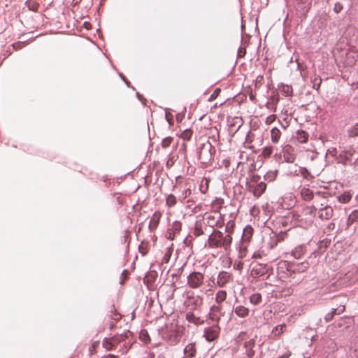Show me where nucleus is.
I'll return each mask as SVG.
<instances>
[{"instance_id":"nucleus-46","label":"nucleus","mask_w":358,"mask_h":358,"mask_svg":"<svg viewBox=\"0 0 358 358\" xmlns=\"http://www.w3.org/2000/svg\"><path fill=\"white\" fill-rule=\"evenodd\" d=\"M165 118L170 126L173 124V115L168 112L167 108H166Z\"/></svg>"},{"instance_id":"nucleus-59","label":"nucleus","mask_w":358,"mask_h":358,"mask_svg":"<svg viewBox=\"0 0 358 358\" xmlns=\"http://www.w3.org/2000/svg\"><path fill=\"white\" fill-rule=\"evenodd\" d=\"M214 233H215V237H217V238H220V240L222 239V238L224 236V234L222 231H219V230H215V231H214Z\"/></svg>"},{"instance_id":"nucleus-3","label":"nucleus","mask_w":358,"mask_h":358,"mask_svg":"<svg viewBox=\"0 0 358 358\" xmlns=\"http://www.w3.org/2000/svg\"><path fill=\"white\" fill-rule=\"evenodd\" d=\"M220 331L219 324L213 323L211 326L204 329L203 336L208 342H213L219 337Z\"/></svg>"},{"instance_id":"nucleus-28","label":"nucleus","mask_w":358,"mask_h":358,"mask_svg":"<svg viewBox=\"0 0 358 358\" xmlns=\"http://www.w3.org/2000/svg\"><path fill=\"white\" fill-rule=\"evenodd\" d=\"M208 243L209 246L211 248H221V241L220 238H217V237H213V234H210L208 238Z\"/></svg>"},{"instance_id":"nucleus-44","label":"nucleus","mask_w":358,"mask_h":358,"mask_svg":"<svg viewBox=\"0 0 358 358\" xmlns=\"http://www.w3.org/2000/svg\"><path fill=\"white\" fill-rule=\"evenodd\" d=\"M173 138L171 136H169V137H166L162 139V147L163 148H166L170 146L171 143H172Z\"/></svg>"},{"instance_id":"nucleus-19","label":"nucleus","mask_w":358,"mask_h":358,"mask_svg":"<svg viewBox=\"0 0 358 358\" xmlns=\"http://www.w3.org/2000/svg\"><path fill=\"white\" fill-rule=\"evenodd\" d=\"M253 228L250 225H247L243 230L241 239L243 242H249L253 234Z\"/></svg>"},{"instance_id":"nucleus-12","label":"nucleus","mask_w":358,"mask_h":358,"mask_svg":"<svg viewBox=\"0 0 358 358\" xmlns=\"http://www.w3.org/2000/svg\"><path fill=\"white\" fill-rule=\"evenodd\" d=\"M256 344V341L254 338L250 339L248 341H245L243 344V348L245 349L246 355L248 358H252L255 355V350L253 348Z\"/></svg>"},{"instance_id":"nucleus-34","label":"nucleus","mask_w":358,"mask_h":358,"mask_svg":"<svg viewBox=\"0 0 358 358\" xmlns=\"http://www.w3.org/2000/svg\"><path fill=\"white\" fill-rule=\"evenodd\" d=\"M173 244H171V246L168 247L166 248V251L163 257L162 262L163 263H168L170 260V258L171 257L172 252H173Z\"/></svg>"},{"instance_id":"nucleus-8","label":"nucleus","mask_w":358,"mask_h":358,"mask_svg":"<svg viewBox=\"0 0 358 358\" xmlns=\"http://www.w3.org/2000/svg\"><path fill=\"white\" fill-rule=\"evenodd\" d=\"M203 280V275L199 272H193L187 276V284L192 288H197Z\"/></svg>"},{"instance_id":"nucleus-45","label":"nucleus","mask_w":358,"mask_h":358,"mask_svg":"<svg viewBox=\"0 0 358 358\" xmlns=\"http://www.w3.org/2000/svg\"><path fill=\"white\" fill-rule=\"evenodd\" d=\"M119 77L122 79V80L125 83V85L132 89V90L135 91L136 88L131 85V83L127 80V78L124 76V75L121 72H117Z\"/></svg>"},{"instance_id":"nucleus-2","label":"nucleus","mask_w":358,"mask_h":358,"mask_svg":"<svg viewBox=\"0 0 358 358\" xmlns=\"http://www.w3.org/2000/svg\"><path fill=\"white\" fill-rule=\"evenodd\" d=\"M215 152V147L208 141L201 143L197 150L198 158L204 163L210 162L213 159Z\"/></svg>"},{"instance_id":"nucleus-63","label":"nucleus","mask_w":358,"mask_h":358,"mask_svg":"<svg viewBox=\"0 0 358 358\" xmlns=\"http://www.w3.org/2000/svg\"><path fill=\"white\" fill-rule=\"evenodd\" d=\"M191 189L189 188H187L186 189L185 191H184V197L186 198L187 196H189L190 194H191Z\"/></svg>"},{"instance_id":"nucleus-49","label":"nucleus","mask_w":358,"mask_h":358,"mask_svg":"<svg viewBox=\"0 0 358 358\" xmlns=\"http://www.w3.org/2000/svg\"><path fill=\"white\" fill-rule=\"evenodd\" d=\"M166 203L169 206H174L176 203V199L174 195L170 194L167 199Z\"/></svg>"},{"instance_id":"nucleus-11","label":"nucleus","mask_w":358,"mask_h":358,"mask_svg":"<svg viewBox=\"0 0 358 358\" xmlns=\"http://www.w3.org/2000/svg\"><path fill=\"white\" fill-rule=\"evenodd\" d=\"M292 275L296 273H303L306 271L308 267L309 264L307 262H302L300 263L297 262H292Z\"/></svg>"},{"instance_id":"nucleus-47","label":"nucleus","mask_w":358,"mask_h":358,"mask_svg":"<svg viewBox=\"0 0 358 358\" xmlns=\"http://www.w3.org/2000/svg\"><path fill=\"white\" fill-rule=\"evenodd\" d=\"M12 48L15 50H18L25 46V42L18 41L11 45Z\"/></svg>"},{"instance_id":"nucleus-60","label":"nucleus","mask_w":358,"mask_h":358,"mask_svg":"<svg viewBox=\"0 0 358 358\" xmlns=\"http://www.w3.org/2000/svg\"><path fill=\"white\" fill-rule=\"evenodd\" d=\"M283 328H284V325L276 326L273 329V332L274 333L276 331H278V334H281L282 332Z\"/></svg>"},{"instance_id":"nucleus-30","label":"nucleus","mask_w":358,"mask_h":358,"mask_svg":"<svg viewBox=\"0 0 358 358\" xmlns=\"http://www.w3.org/2000/svg\"><path fill=\"white\" fill-rule=\"evenodd\" d=\"M352 198V194L349 192H344L338 196L339 202L347 203Z\"/></svg>"},{"instance_id":"nucleus-54","label":"nucleus","mask_w":358,"mask_h":358,"mask_svg":"<svg viewBox=\"0 0 358 358\" xmlns=\"http://www.w3.org/2000/svg\"><path fill=\"white\" fill-rule=\"evenodd\" d=\"M275 119H276L275 115H271L266 117V124H271L275 120Z\"/></svg>"},{"instance_id":"nucleus-31","label":"nucleus","mask_w":358,"mask_h":358,"mask_svg":"<svg viewBox=\"0 0 358 358\" xmlns=\"http://www.w3.org/2000/svg\"><path fill=\"white\" fill-rule=\"evenodd\" d=\"M227 297V292L225 290H219L215 294V301L220 305Z\"/></svg>"},{"instance_id":"nucleus-62","label":"nucleus","mask_w":358,"mask_h":358,"mask_svg":"<svg viewBox=\"0 0 358 358\" xmlns=\"http://www.w3.org/2000/svg\"><path fill=\"white\" fill-rule=\"evenodd\" d=\"M184 115H185L184 112H183V113H178V114L176 115V120H177V121H178V122H179V121H182V118H183Z\"/></svg>"},{"instance_id":"nucleus-24","label":"nucleus","mask_w":358,"mask_h":358,"mask_svg":"<svg viewBox=\"0 0 358 358\" xmlns=\"http://www.w3.org/2000/svg\"><path fill=\"white\" fill-rule=\"evenodd\" d=\"M281 136V131L277 127H273L271 130V138L273 143H277Z\"/></svg>"},{"instance_id":"nucleus-50","label":"nucleus","mask_w":358,"mask_h":358,"mask_svg":"<svg viewBox=\"0 0 358 358\" xmlns=\"http://www.w3.org/2000/svg\"><path fill=\"white\" fill-rule=\"evenodd\" d=\"M207 220H208V224L210 227H213L214 225H217V224H218V221H215V217L213 215H208L207 217Z\"/></svg>"},{"instance_id":"nucleus-58","label":"nucleus","mask_w":358,"mask_h":358,"mask_svg":"<svg viewBox=\"0 0 358 358\" xmlns=\"http://www.w3.org/2000/svg\"><path fill=\"white\" fill-rule=\"evenodd\" d=\"M176 234H174V232L171 231L170 229H168L166 236L167 238L170 240H173L175 238Z\"/></svg>"},{"instance_id":"nucleus-14","label":"nucleus","mask_w":358,"mask_h":358,"mask_svg":"<svg viewBox=\"0 0 358 358\" xmlns=\"http://www.w3.org/2000/svg\"><path fill=\"white\" fill-rule=\"evenodd\" d=\"M333 208L329 206L322 208L319 210L318 217L321 220H329L333 215Z\"/></svg>"},{"instance_id":"nucleus-17","label":"nucleus","mask_w":358,"mask_h":358,"mask_svg":"<svg viewBox=\"0 0 358 358\" xmlns=\"http://www.w3.org/2000/svg\"><path fill=\"white\" fill-rule=\"evenodd\" d=\"M186 320L191 323L196 325H200L203 324L204 321L201 317L196 316L192 312H187L186 313Z\"/></svg>"},{"instance_id":"nucleus-41","label":"nucleus","mask_w":358,"mask_h":358,"mask_svg":"<svg viewBox=\"0 0 358 358\" xmlns=\"http://www.w3.org/2000/svg\"><path fill=\"white\" fill-rule=\"evenodd\" d=\"M335 315H338L336 313V310L333 308L330 312H329L326 315L324 316V320L326 322H331Z\"/></svg>"},{"instance_id":"nucleus-39","label":"nucleus","mask_w":358,"mask_h":358,"mask_svg":"<svg viewBox=\"0 0 358 358\" xmlns=\"http://www.w3.org/2000/svg\"><path fill=\"white\" fill-rule=\"evenodd\" d=\"M322 80L320 76L315 77L313 79H311V83L313 84V88L319 91L320 85L322 84Z\"/></svg>"},{"instance_id":"nucleus-29","label":"nucleus","mask_w":358,"mask_h":358,"mask_svg":"<svg viewBox=\"0 0 358 358\" xmlns=\"http://www.w3.org/2000/svg\"><path fill=\"white\" fill-rule=\"evenodd\" d=\"M280 91L285 96H290L292 95V87L290 85L281 84Z\"/></svg>"},{"instance_id":"nucleus-64","label":"nucleus","mask_w":358,"mask_h":358,"mask_svg":"<svg viewBox=\"0 0 358 358\" xmlns=\"http://www.w3.org/2000/svg\"><path fill=\"white\" fill-rule=\"evenodd\" d=\"M334 228H335V224L334 222H330L327 226V229L329 230H333Z\"/></svg>"},{"instance_id":"nucleus-4","label":"nucleus","mask_w":358,"mask_h":358,"mask_svg":"<svg viewBox=\"0 0 358 358\" xmlns=\"http://www.w3.org/2000/svg\"><path fill=\"white\" fill-rule=\"evenodd\" d=\"M312 5V0H296L295 7L303 20L306 17Z\"/></svg>"},{"instance_id":"nucleus-20","label":"nucleus","mask_w":358,"mask_h":358,"mask_svg":"<svg viewBox=\"0 0 358 358\" xmlns=\"http://www.w3.org/2000/svg\"><path fill=\"white\" fill-rule=\"evenodd\" d=\"M309 138L308 133L302 129H299L296 132V138L300 143H306L308 142Z\"/></svg>"},{"instance_id":"nucleus-43","label":"nucleus","mask_w":358,"mask_h":358,"mask_svg":"<svg viewBox=\"0 0 358 358\" xmlns=\"http://www.w3.org/2000/svg\"><path fill=\"white\" fill-rule=\"evenodd\" d=\"M237 126V128L236 129V131H237L240 127L242 126V119L239 118L238 117H235L233 119V122L230 124V127H236Z\"/></svg>"},{"instance_id":"nucleus-26","label":"nucleus","mask_w":358,"mask_h":358,"mask_svg":"<svg viewBox=\"0 0 358 358\" xmlns=\"http://www.w3.org/2000/svg\"><path fill=\"white\" fill-rule=\"evenodd\" d=\"M249 299H250V302L252 305H255V306L259 305L262 303V294L258 292L253 293L252 294H251L250 296Z\"/></svg>"},{"instance_id":"nucleus-16","label":"nucleus","mask_w":358,"mask_h":358,"mask_svg":"<svg viewBox=\"0 0 358 358\" xmlns=\"http://www.w3.org/2000/svg\"><path fill=\"white\" fill-rule=\"evenodd\" d=\"M234 313L241 318H245L249 315V309L243 306L239 305L233 308Z\"/></svg>"},{"instance_id":"nucleus-7","label":"nucleus","mask_w":358,"mask_h":358,"mask_svg":"<svg viewBox=\"0 0 358 358\" xmlns=\"http://www.w3.org/2000/svg\"><path fill=\"white\" fill-rule=\"evenodd\" d=\"M356 153L355 148H350L349 150H343L337 156V163L346 165L351 162V157Z\"/></svg>"},{"instance_id":"nucleus-27","label":"nucleus","mask_w":358,"mask_h":358,"mask_svg":"<svg viewBox=\"0 0 358 358\" xmlns=\"http://www.w3.org/2000/svg\"><path fill=\"white\" fill-rule=\"evenodd\" d=\"M278 173V170L275 171H268L264 175V180L267 181L268 182H273L275 180L277 176Z\"/></svg>"},{"instance_id":"nucleus-18","label":"nucleus","mask_w":358,"mask_h":358,"mask_svg":"<svg viewBox=\"0 0 358 358\" xmlns=\"http://www.w3.org/2000/svg\"><path fill=\"white\" fill-rule=\"evenodd\" d=\"M306 252V246L305 245H301L296 247L292 251V255L295 259H300L305 255Z\"/></svg>"},{"instance_id":"nucleus-40","label":"nucleus","mask_w":358,"mask_h":358,"mask_svg":"<svg viewBox=\"0 0 358 358\" xmlns=\"http://www.w3.org/2000/svg\"><path fill=\"white\" fill-rule=\"evenodd\" d=\"M358 219V210H353L348 216L347 223L348 224H352L356 220Z\"/></svg>"},{"instance_id":"nucleus-35","label":"nucleus","mask_w":358,"mask_h":358,"mask_svg":"<svg viewBox=\"0 0 358 358\" xmlns=\"http://www.w3.org/2000/svg\"><path fill=\"white\" fill-rule=\"evenodd\" d=\"M193 134V131L191 129H186L180 134V138L183 140L189 141L191 139Z\"/></svg>"},{"instance_id":"nucleus-5","label":"nucleus","mask_w":358,"mask_h":358,"mask_svg":"<svg viewBox=\"0 0 358 358\" xmlns=\"http://www.w3.org/2000/svg\"><path fill=\"white\" fill-rule=\"evenodd\" d=\"M287 216L289 217L290 220V227L287 229L289 230L292 227L294 226H301V219H300V215L295 211H292L287 214ZM287 232V230L285 231H280V234H279L277 237L278 241H280L283 239V236Z\"/></svg>"},{"instance_id":"nucleus-37","label":"nucleus","mask_w":358,"mask_h":358,"mask_svg":"<svg viewBox=\"0 0 358 358\" xmlns=\"http://www.w3.org/2000/svg\"><path fill=\"white\" fill-rule=\"evenodd\" d=\"M298 173H300L305 179H308L311 176L310 172L306 167L299 166L298 168Z\"/></svg>"},{"instance_id":"nucleus-22","label":"nucleus","mask_w":358,"mask_h":358,"mask_svg":"<svg viewBox=\"0 0 358 358\" xmlns=\"http://www.w3.org/2000/svg\"><path fill=\"white\" fill-rule=\"evenodd\" d=\"M160 215L157 214V213H155L149 222V229L150 231L155 230L159 222Z\"/></svg>"},{"instance_id":"nucleus-56","label":"nucleus","mask_w":358,"mask_h":358,"mask_svg":"<svg viewBox=\"0 0 358 358\" xmlns=\"http://www.w3.org/2000/svg\"><path fill=\"white\" fill-rule=\"evenodd\" d=\"M136 96L137 99L145 106L146 99L144 98L143 94H140L139 92H136Z\"/></svg>"},{"instance_id":"nucleus-1","label":"nucleus","mask_w":358,"mask_h":358,"mask_svg":"<svg viewBox=\"0 0 358 358\" xmlns=\"http://www.w3.org/2000/svg\"><path fill=\"white\" fill-rule=\"evenodd\" d=\"M273 273V268L269 264L257 263L253 265L250 275L253 278L267 280Z\"/></svg>"},{"instance_id":"nucleus-32","label":"nucleus","mask_w":358,"mask_h":358,"mask_svg":"<svg viewBox=\"0 0 358 358\" xmlns=\"http://www.w3.org/2000/svg\"><path fill=\"white\" fill-rule=\"evenodd\" d=\"M264 280H259L258 278H253L252 282L255 284L259 289H262L268 285H271V283L264 282Z\"/></svg>"},{"instance_id":"nucleus-51","label":"nucleus","mask_w":358,"mask_h":358,"mask_svg":"<svg viewBox=\"0 0 358 358\" xmlns=\"http://www.w3.org/2000/svg\"><path fill=\"white\" fill-rule=\"evenodd\" d=\"M220 92H221V90L220 88H216L214 90V92H213V94L210 95V96L209 98V101H211L215 99L220 95Z\"/></svg>"},{"instance_id":"nucleus-42","label":"nucleus","mask_w":358,"mask_h":358,"mask_svg":"<svg viewBox=\"0 0 358 358\" xmlns=\"http://www.w3.org/2000/svg\"><path fill=\"white\" fill-rule=\"evenodd\" d=\"M235 227V222L233 220H229L224 229V231L229 234H231L234 232Z\"/></svg>"},{"instance_id":"nucleus-23","label":"nucleus","mask_w":358,"mask_h":358,"mask_svg":"<svg viewBox=\"0 0 358 358\" xmlns=\"http://www.w3.org/2000/svg\"><path fill=\"white\" fill-rule=\"evenodd\" d=\"M331 244V240L329 238H324L319 241L317 245H318V253H322L324 252L326 249Z\"/></svg>"},{"instance_id":"nucleus-55","label":"nucleus","mask_w":358,"mask_h":358,"mask_svg":"<svg viewBox=\"0 0 358 358\" xmlns=\"http://www.w3.org/2000/svg\"><path fill=\"white\" fill-rule=\"evenodd\" d=\"M329 153L331 155H332L333 157H335L336 159H337V156H338V151H337V149L335 148H333L331 150H327V152L326 154V155Z\"/></svg>"},{"instance_id":"nucleus-6","label":"nucleus","mask_w":358,"mask_h":358,"mask_svg":"<svg viewBox=\"0 0 358 358\" xmlns=\"http://www.w3.org/2000/svg\"><path fill=\"white\" fill-rule=\"evenodd\" d=\"M224 313V312L220 305H213L210 308V311L208 315V319L211 320L213 323L218 324L220 317Z\"/></svg>"},{"instance_id":"nucleus-53","label":"nucleus","mask_w":358,"mask_h":358,"mask_svg":"<svg viewBox=\"0 0 358 358\" xmlns=\"http://www.w3.org/2000/svg\"><path fill=\"white\" fill-rule=\"evenodd\" d=\"M343 9V5L340 2H336L334 7V11L336 13H339Z\"/></svg>"},{"instance_id":"nucleus-61","label":"nucleus","mask_w":358,"mask_h":358,"mask_svg":"<svg viewBox=\"0 0 358 358\" xmlns=\"http://www.w3.org/2000/svg\"><path fill=\"white\" fill-rule=\"evenodd\" d=\"M318 154H319V153H318L317 152H316V151H313V155L310 157V159L311 161H314V160L317 158V157Z\"/></svg>"},{"instance_id":"nucleus-57","label":"nucleus","mask_w":358,"mask_h":358,"mask_svg":"<svg viewBox=\"0 0 358 358\" xmlns=\"http://www.w3.org/2000/svg\"><path fill=\"white\" fill-rule=\"evenodd\" d=\"M246 53V50L245 48L240 47L238 50V57H243Z\"/></svg>"},{"instance_id":"nucleus-15","label":"nucleus","mask_w":358,"mask_h":358,"mask_svg":"<svg viewBox=\"0 0 358 358\" xmlns=\"http://www.w3.org/2000/svg\"><path fill=\"white\" fill-rule=\"evenodd\" d=\"M230 279V275L229 273L225 271L220 272L217 279V284L219 287H223L229 282Z\"/></svg>"},{"instance_id":"nucleus-48","label":"nucleus","mask_w":358,"mask_h":358,"mask_svg":"<svg viewBox=\"0 0 358 358\" xmlns=\"http://www.w3.org/2000/svg\"><path fill=\"white\" fill-rule=\"evenodd\" d=\"M336 310V313L338 315L342 314L345 310V305L344 303H340L336 308H334Z\"/></svg>"},{"instance_id":"nucleus-52","label":"nucleus","mask_w":358,"mask_h":358,"mask_svg":"<svg viewBox=\"0 0 358 358\" xmlns=\"http://www.w3.org/2000/svg\"><path fill=\"white\" fill-rule=\"evenodd\" d=\"M260 179H261V176H259V174H256V173H253L252 176H251V182L254 184H256L257 182H260Z\"/></svg>"},{"instance_id":"nucleus-36","label":"nucleus","mask_w":358,"mask_h":358,"mask_svg":"<svg viewBox=\"0 0 358 358\" xmlns=\"http://www.w3.org/2000/svg\"><path fill=\"white\" fill-rule=\"evenodd\" d=\"M182 228V223L180 221H175L173 222L170 229L171 231L174 232V234H178Z\"/></svg>"},{"instance_id":"nucleus-10","label":"nucleus","mask_w":358,"mask_h":358,"mask_svg":"<svg viewBox=\"0 0 358 358\" xmlns=\"http://www.w3.org/2000/svg\"><path fill=\"white\" fill-rule=\"evenodd\" d=\"M249 188L253 192V195L258 198L262 195L266 189V184L264 182H257L250 185Z\"/></svg>"},{"instance_id":"nucleus-38","label":"nucleus","mask_w":358,"mask_h":358,"mask_svg":"<svg viewBox=\"0 0 358 358\" xmlns=\"http://www.w3.org/2000/svg\"><path fill=\"white\" fill-rule=\"evenodd\" d=\"M277 223L280 226H282V227H287L289 226L290 227L289 217H288L287 215V216H285L283 217H281V218L279 219V220L277 222Z\"/></svg>"},{"instance_id":"nucleus-33","label":"nucleus","mask_w":358,"mask_h":358,"mask_svg":"<svg viewBox=\"0 0 358 358\" xmlns=\"http://www.w3.org/2000/svg\"><path fill=\"white\" fill-rule=\"evenodd\" d=\"M348 135L350 138L358 136V122L348 129Z\"/></svg>"},{"instance_id":"nucleus-21","label":"nucleus","mask_w":358,"mask_h":358,"mask_svg":"<svg viewBox=\"0 0 358 358\" xmlns=\"http://www.w3.org/2000/svg\"><path fill=\"white\" fill-rule=\"evenodd\" d=\"M196 352V345L194 343H189L184 349V353L186 357L193 358Z\"/></svg>"},{"instance_id":"nucleus-9","label":"nucleus","mask_w":358,"mask_h":358,"mask_svg":"<svg viewBox=\"0 0 358 358\" xmlns=\"http://www.w3.org/2000/svg\"><path fill=\"white\" fill-rule=\"evenodd\" d=\"M282 156L284 162L287 163H294L296 159L295 150L293 146L286 144L282 148Z\"/></svg>"},{"instance_id":"nucleus-13","label":"nucleus","mask_w":358,"mask_h":358,"mask_svg":"<svg viewBox=\"0 0 358 358\" xmlns=\"http://www.w3.org/2000/svg\"><path fill=\"white\" fill-rule=\"evenodd\" d=\"M292 263L291 262H281L279 263L278 269L284 273L286 277L292 276Z\"/></svg>"},{"instance_id":"nucleus-25","label":"nucleus","mask_w":358,"mask_h":358,"mask_svg":"<svg viewBox=\"0 0 358 358\" xmlns=\"http://www.w3.org/2000/svg\"><path fill=\"white\" fill-rule=\"evenodd\" d=\"M221 241V247L224 248L225 250H227L231 244L232 242V237L231 234H227L226 236H224L222 239L220 240Z\"/></svg>"}]
</instances>
